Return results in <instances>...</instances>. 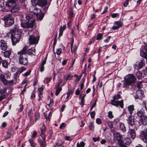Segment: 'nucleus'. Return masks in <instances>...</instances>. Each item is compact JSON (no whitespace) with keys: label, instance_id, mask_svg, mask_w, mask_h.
Returning a JSON list of instances; mask_svg holds the SVG:
<instances>
[{"label":"nucleus","instance_id":"1","mask_svg":"<svg viewBox=\"0 0 147 147\" xmlns=\"http://www.w3.org/2000/svg\"><path fill=\"white\" fill-rule=\"evenodd\" d=\"M27 47H25L20 52H18V54L19 55V62L20 64L25 65L28 63V57L26 54Z\"/></svg>","mask_w":147,"mask_h":147},{"label":"nucleus","instance_id":"2","mask_svg":"<svg viewBox=\"0 0 147 147\" xmlns=\"http://www.w3.org/2000/svg\"><path fill=\"white\" fill-rule=\"evenodd\" d=\"M136 80L135 77L132 74H129L126 76L125 78L123 84V87H126L127 85L134 83Z\"/></svg>","mask_w":147,"mask_h":147},{"label":"nucleus","instance_id":"3","mask_svg":"<svg viewBox=\"0 0 147 147\" xmlns=\"http://www.w3.org/2000/svg\"><path fill=\"white\" fill-rule=\"evenodd\" d=\"M121 96L119 94L115 95L113 97V99L111 101V103L113 105L117 107L119 105L121 108L123 107V100H117L121 98Z\"/></svg>","mask_w":147,"mask_h":147},{"label":"nucleus","instance_id":"4","mask_svg":"<svg viewBox=\"0 0 147 147\" xmlns=\"http://www.w3.org/2000/svg\"><path fill=\"white\" fill-rule=\"evenodd\" d=\"M11 38L12 45H15L18 43L21 39V35L20 32H17L16 33L11 34Z\"/></svg>","mask_w":147,"mask_h":147},{"label":"nucleus","instance_id":"5","mask_svg":"<svg viewBox=\"0 0 147 147\" xmlns=\"http://www.w3.org/2000/svg\"><path fill=\"white\" fill-rule=\"evenodd\" d=\"M3 19L6 25L11 26L14 23V19L11 14L10 13L5 16Z\"/></svg>","mask_w":147,"mask_h":147},{"label":"nucleus","instance_id":"6","mask_svg":"<svg viewBox=\"0 0 147 147\" xmlns=\"http://www.w3.org/2000/svg\"><path fill=\"white\" fill-rule=\"evenodd\" d=\"M39 40V37H35L33 35H30L28 38L29 43L30 45L37 44Z\"/></svg>","mask_w":147,"mask_h":147},{"label":"nucleus","instance_id":"7","mask_svg":"<svg viewBox=\"0 0 147 147\" xmlns=\"http://www.w3.org/2000/svg\"><path fill=\"white\" fill-rule=\"evenodd\" d=\"M140 138L143 142L147 143V128L144 129L141 132Z\"/></svg>","mask_w":147,"mask_h":147},{"label":"nucleus","instance_id":"8","mask_svg":"<svg viewBox=\"0 0 147 147\" xmlns=\"http://www.w3.org/2000/svg\"><path fill=\"white\" fill-rule=\"evenodd\" d=\"M7 48V43L4 40H1L0 41V49L2 51H5Z\"/></svg>","mask_w":147,"mask_h":147},{"label":"nucleus","instance_id":"9","mask_svg":"<svg viewBox=\"0 0 147 147\" xmlns=\"http://www.w3.org/2000/svg\"><path fill=\"white\" fill-rule=\"evenodd\" d=\"M42 137L43 141L41 140L40 139H38V142L41 147H46V144L45 136V135H42Z\"/></svg>","mask_w":147,"mask_h":147},{"label":"nucleus","instance_id":"10","mask_svg":"<svg viewBox=\"0 0 147 147\" xmlns=\"http://www.w3.org/2000/svg\"><path fill=\"white\" fill-rule=\"evenodd\" d=\"M123 25V24L122 22H116L114 23V26L112 27V29L114 30H117L119 28L121 27Z\"/></svg>","mask_w":147,"mask_h":147},{"label":"nucleus","instance_id":"11","mask_svg":"<svg viewBox=\"0 0 147 147\" xmlns=\"http://www.w3.org/2000/svg\"><path fill=\"white\" fill-rule=\"evenodd\" d=\"M144 96V92L142 90H138L137 91L136 95L135 96L136 99H140Z\"/></svg>","mask_w":147,"mask_h":147},{"label":"nucleus","instance_id":"12","mask_svg":"<svg viewBox=\"0 0 147 147\" xmlns=\"http://www.w3.org/2000/svg\"><path fill=\"white\" fill-rule=\"evenodd\" d=\"M128 123L132 126L134 124V117L131 115H130L127 120Z\"/></svg>","mask_w":147,"mask_h":147},{"label":"nucleus","instance_id":"13","mask_svg":"<svg viewBox=\"0 0 147 147\" xmlns=\"http://www.w3.org/2000/svg\"><path fill=\"white\" fill-rule=\"evenodd\" d=\"M145 61L144 59H142L140 60L139 62L138 66L135 65V68L137 69H140L142 68L143 66L145 65Z\"/></svg>","mask_w":147,"mask_h":147},{"label":"nucleus","instance_id":"14","mask_svg":"<svg viewBox=\"0 0 147 147\" xmlns=\"http://www.w3.org/2000/svg\"><path fill=\"white\" fill-rule=\"evenodd\" d=\"M18 28V26L16 25H14L12 27V28L10 30L9 33L11 34H12L13 33H16V32H18V31H16Z\"/></svg>","mask_w":147,"mask_h":147},{"label":"nucleus","instance_id":"15","mask_svg":"<svg viewBox=\"0 0 147 147\" xmlns=\"http://www.w3.org/2000/svg\"><path fill=\"white\" fill-rule=\"evenodd\" d=\"M36 53V50L34 47H32L30 49H29L27 51H26V53L31 55L33 54L34 53V54L33 55H34Z\"/></svg>","mask_w":147,"mask_h":147},{"label":"nucleus","instance_id":"16","mask_svg":"<svg viewBox=\"0 0 147 147\" xmlns=\"http://www.w3.org/2000/svg\"><path fill=\"white\" fill-rule=\"evenodd\" d=\"M15 3L11 0H8L6 3L5 6L6 7L10 8L12 7V6Z\"/></svg>","mask_w":147,"mask_h":147},{"label":"nucleus","instance_id":"17","mask_svg":"<svg viewBox=\"0 0 147 147\" xmlns=\"http://www.w3.org/2000/svg\"><path fill=\"white\" fill-rule=\"evenodd\" d=\"M129 133L132 138L134 139L136 137V133L134 129H130L129 131Z\"/></svg>","mask_w":147,"mask_h":147},{"label":"nucleus","instance_id":"18","mask_svg":"<svg viewBox=\"0 0 147 147\" xmlns=\"http://www.w3.org/2000/svg\"><path fill=\"white\" fill-rule=\"evenodd\" d=\"M47 1L46 0H39L37 1V3L39 6H43L46 4Z\"/></svg>","mask_w":147,"mask_h":147},{"label":"nucleus","instance_id":"19","mask_svg":"<svg viewBox=\"0 0 147 147\" xmlns=\"http://www.w3.org/2000/svg\"><path fill=\"white\" fill-rule=\"evenodd\" d=\"M47 59V57H45L44 60L42 62V63L40 64V71L42 72L44 70V65L46 63V61Z\"/></svg>","mask_w":147,"mask_h":147},{"label":"nucleus","instance_id":"20","mask_svg":"<svg viewBox=\"0 0 147 147\" xmlns=\"http://www.w3.org/2000/svg\"><path fill=\"white\" fill-rule=\"evenodd\" d=\"M35 20H32L31 21H28L27 22L28 28H31L35 24Z\"/></svg>","mask_w":147,"mask_h":147},{"label":"nucleus","instance_id":"21","mask_svg":"<svg viewBox=\"0 0 147 147\" xmlns=\"http://www.w3.org/2000/svg\"><path fill=\"white\" fill-rule=\"evenodd\" d=\"M19 10V8L18 6L16 5L15 4V5L11 7V11L12 13H14L18 11Z\"/></svg>","mask_w":147,"mask_h":147},{"label":"nucleus","instance_id":"22","mask_svg":"<svg viewBox=\"0 0 147 147\" xmlns=\"http://www.w3.org/2000/svg\"><path fill=\"white\" fill-rule=\"evenodd\" d=\"M142 124L144 125L147 124V117L146 116H143L140 118Z\"/></svg>","mask_w":147,"mask_h":147},{"label":"nucleus","instance_id":"23","mask_svg":"<svg viewBox=\"0 0 147 147\" xmlns=\"http://www.w3.org/2000/svg\"><path fill=\"white\" fill-rule=\"evenodd\" d=\"M144 110L143 109L140 110L138 111L137 114V115L141 118L143 116H145L144 115Z\"/></svg>","mask_w":147,"mask_h":147},{"label":"nucleus","instance_id":"24","mask_svg":"<svg viewBox=\"0 0 147 147\" xmlns=\"http://www.w3.org/2000/svg\"><path fill=\"white\" fill-rule=\"evenodd\" d=\"M11 51L10 50L6 51L3 53V56L6 58H9L10 55L11 54Z\"/></svg>","mask_w":147,"mask_h":147},{"label":"nucleus","instance_id":"25","mask_svg":"<svg viewBox=\"0 0 147 147\" xmlns=\"http://www.w3.org/2000/svg\"><path fill=\"white\" fill-rule=\"evenodd\" d=\"M73 43L74 41H73L71 44V51L72 53H74V54H75L77 47L76 46H75L74 47H73Z\"/></svg>","mask_w":147,"mask_h":147},{"label":"nucleus","instance_id":"26","mask_svg":"<svg viewBox=\"0 0 147 147\" xmlns=\"http://www.w3.org/2000/svg\"><path fill=\"white\" fill-rule=\"evenodd\" d=\"M140 56L144 58L146 60V62H147V54L145 51H141L140 53Z\"/></svg>","mask_w":147,"mask_h":147},{"label":"nucleus","instance_id":"27","mask_svg":"<svg viewBox=\"0 0 147 147\" xmlns=\"http://www.w3.org/2000/svg\"><path fill=\"white\" fill-rule=\"evenodd\" d=\"M115 135H116V137L117 140L118 141H119L122 138V136L119 132H117L115 133Z\"/></svg>","mask_w":147,"mask_h":147},{"label":"nucleus","instance_id":"28","mask_svg":"<svg viewBox=\"0 0 147 147\" xmlns=\"http://www.w3.org/2000/svg\"><path fill=\"white\" fill-rule=\"evenodd\" d=\"M119 125L120 128L121 130L123 132H125L126 131V128L124 124L121 122L120 123Z\"/></svg>","mask_w":147,"mask_h":147},{"label":"nucleus","instance_id":"29","mask_svg":"<svg viewBox=\"0 0 147 147\" xmlns=\"http://www.w3.org/2000/svg\"><path fill=\"white\" fill-rule=\"evenodd\" d=\"M0 78L4 85H5V84L6 83L7 81L5 79V76L3 74H1L0 76Z\"/></svg>","mask_w":147,"mask_h":147},{"label":"nucleus","instance_id":"30","mask_svg":"<svg viewBox=\"0 0 147 147\" xmlns=\"http://www.w3.org/2000/svg\"><path fill=\"white\" fill-rule=\"evenodd\" d=\"M46 127L44 124H43L42 127L41 128V133L40 135L42 137V135H45L44 134L46 130Z\"/></svg>","mask_w":147,"mask_h":147},{"label":"nucleus","instance_id":"31","mask_svg":"<svg viewBox=\"0 0 147 147\" xmlns=\"http://www.w3.org/2000/svg\"><path fill=\"white\" fill-rule=\"evenodd\" d=\"M16 83H15V81H14V79L13 80H12L10 81L7 80L6 83L5 84V85H8L10 86Z\"/></svg>","mask_w":147,"mask_h":147},{"label":"nucleus","instance_id":"32","mask_svg":"<svg viewBox=\"0 0 147 147\" xmlns=\"http://www.w3.org/2000/svg\"><path fill=\"white\" fill-rule=\"evenodd\" d=\"M34 7V12L36 15L38 14H39L41 12V10L39 9H37L36 8H35Z\"/></svg>","mask_w":147,"mask_h":147},{"label":"nucleus","instance_id":"33","mask_svg":"<svg viewBox=\"0 0 147 147\" xmlns=\"http://www.w3.org/2000/svg\"><path fill=\"white\" fill-rule=\"evenodd\" d=\"M74 90H69L67 92V96L66 97V99H68L70 95L71 94H72L74 93Z\"/></svg>","mask_w":147,"mask_h":147},{"label":"nucleus","instance_id":"34","mask_svg":"<svg viewBox=\"0 0 147 147\" xmlns=\"http://www.w3.org/2000/svg\"><path fill=\"white\" fill-rule=\"evenodd\" d=\"M3 66L5 68H7L8 67L7 61L5 60H3L2 62Z\"/></svg>","mask_w":147,"mask_h":147},{"label":"nucleus","instance_id":"35","mask_svg":"<svg viewBox=\"0 0 147 147\" xmlns=\"http://www.w3.org/2000/svg\"><path fill=\"white\" fill-rule=\"evenodd\" d=\"M35 121L36 122V121L40 119V115L38 112H36L34 114Z\"/></svg>","mask_w":147,"mask_h":147},{"label":"nucleus","instance_id":"36","mask_svg":"<svg viewBox=\"0 0 147 147\" xmlns=\"http://www.w3.org/2000/svg\"><path fill=\"white\" fill-rule=\"evenodd\" d=\"M128 110L130 114H131L134 110V107L133 105L129 106L128 107Z\"/></svg>","mask_w":147,"mask_h":147},{"label":"nucleus","instance_id":"37","mask_svg":"<svg viewBox=\"0 0 147 147\" xmlns=\"http://www.w3.org/2000/svg\"><path fill=\"white\" fill-rule=\"evenodd\" d=\"M136 75L139 79H141V78L142 77V73L139 71H138L136 72Z\"/></svg>","mask_w":147,"mask_h":147},{"label":"nucleus","instance_id":"38","mask_svg":"<svg viewBox=\"0 0 147 147\" xmlns=\"http://www.w3.org/2000/svg\"><path fill=\"white\" fill-rule=\"evenodd\" d=\"M29 141L32 147H35L36 144L35 143H34V141L30 139L29 140Z\"/></svg>","mask_w":147,"mask_h":147},{"label":"nucleus","instance_id":"39","mask_svg":"<svg viewBox=\"0 0 147 147\" xmlns=\"http://www.w3.org/2000/svg\"><path fill=\"white\" fill-rule=\"evenodd\" d=\"M44 16V15L42 13L39 14L37 15V18L38 19L41 20L43 19Z\"/></svg>","mask_w":147,"mask_h":147},{"label":"nucleus","instance_id":"40","mask_svg":"<svg viewBox=\"0 0 147 147\" xmlns=\"http://www.w3.org/2000/svg\"><path fill=\"white\" fill-rule=\"evenodd\" d=\"M62 90V88H57L56 90V92L55 93V95L56 96L58 95L60 92Z\"/></svg>","mask_w":147,"mask_h":147},{"label":"nucleus","instance_id":"41","mask_svg":"<svg viewBox=\"0 0 147 147\" xmlns=\"http://www.w3.org/2000/svg\"><path fill=\"white\" fill-rule=\"evenodd\" d=\"M102 34L101 33H98V34L97 36V40H100L102 38Z\"/></svg>","mask_w":147,"mask_h":147},{"label":"nucleus","instance_id":"42","mask_svg":"<svg viewBox=\"0 0 147 147\" xmlns=\"http://www.w3.org/2000/svg\"><path fill=\"white\" fill-rule=\"evenodd\" d=\"M142 81H140L137 83V88L138 89H140L142 88Z\"/></svg>","mask_w":147,"mask_h":147},{"label":"nucleus","instance_id":"43","mask_svg":"<svg viewBox=\"0 0 147 147\" xmlns=\"http://www.w3.org/2000/svg\"><path fill=\"white\" fill-rule=\"evenodd\" d=\"M21 26L22 27L24 28H28L27 22L21 23Z\"/></svg>","mask_w":147,"mask_h":147},{"label":"nucleus","instance_id":"44","mask_svg":"<svg viewBox=\"0 0 147 147\" xmlns=\"http://www.w3.org/2000/svg\"><path fill=\"white\" fill-rule=\"evenodd\" d=\"M77 145V147H84V142H82L80 144L78 143Z\"/></svg>","mask_w":147,"mask_h":147},{"label":"nucleus","instance_id":"45","mask_svg":"<svg viewBox=\"0 0 147 147\" xmlns=\"http://www.w3.org/2000/svg\"><path fill=\"white\" fill-rule=\"evenodd\" d=\"M73 77V76L71 74H68L67 76L65 78L66 81L67 80H71Z\"/></svg>","mask_w":147,"mask_h":147},{"label":"nucleus","instance_id":"46","mask_svg":"<svg viewBox=\"0 0 147 147\" xmlns=\"http://www.w3.org/2000/svg\"><path fill=\"white\" fill-rule=\"evenodd\" d=\"M125 140L126 141V144H129L131 142V141L129 138H126L125 139Z\"/></svg>","mask_w":147,"mask_h":147},{"label":"nucleus","instance_id":"47","mask_svg":"<svg viewBox=\"0 0 147 147\" xmlns=\"http://www.w3.org/2000/svg\"><path fill=\"white\" fill-rule=\"evenodd\" d=\"M51 80V78H47L44 80V83H45V82H46L47 83H48L50 82V81Z\"/></svg>","mask_w":147,"mask_h":147},{"label":"nucleus","instance_id":"48","mask_svg":"<svg viewBox=\"0 0 147 147\" xmlns=\"http://www.w3.org/2000/svg\"><path fill=\"white\" fill-rule=\"evenodd\" d=\"M31 71L30 70H29L28 71L22 74V76L25 77H26L30 74Z\"/></svg>","mask_w":147,"mask_h":147},{"label":"nucleus","instance_id":"49","mask_svg":"<svg viewBox=\"0 0 147 147\" xmlns=\"http://www.w3.org/2000/svg\"><path fill=\"white\" fill-rule=\"evenodd\" d=\"M43 88L42 87H40L38 89V91L39 92V94H38L39 96L42 94V92L43 91Z\"/></svg>","mask_w":147,"mask_h":147},{"label":"nucleus","instance_id":"50","mask_svg":"<svg viewBox=\"0 0 147 147\" xmlns=\"http://www.w3.org/2000/svg\"><path fill=\"white\" fill-rule=\"evenodd\" d=\"M94 126L92 123H90L89 125V129L91 130H93Z\"/></svg>","mask_w":147,"mask_h":147},{"label":"nucleus","instance_id":"51","mask_svg":"<svg viewBox=\"0 0 147 147\" xmlns=\"http://www.w3.org/2000/svg\"><path fill=\"white\" fill-rule=\"evenodd\" d=\"M18 72H19V71H17L14 74V81H15V83H16L17 82V75L18 74Z\"/></svg>","mask_w":147,"mask_h":147},{"label":"nucleus","instance_id":"52","mask_svg":"<svg viewBox=\"0 0 147 147\" xmlns=\"http://www.w3.org/2000/svg\"><path fill=\"white\" fill-rule=\"evenodd\" d=\"M62 51V49H57L56 53L58 55H60Z\"/></svg>","mask_w":147,"mask_h":147},{"label":"nucleus","instance_id":"53","mask_svg":"<svg viewBox=\"0 0 147 147\" xmlns=\"http://www.w3.org/2000/svg\"><path fill=\"white\" fill-rule=\"evenodd\" d=\"M108 117L110 119H112L113 117V116L112 114V112L111 111H110L108 113Z\"/></svg>","mask_w":147,"mask_h":147},{"label":"nucleus","instance_id":"54","mask_svg":"<svg viewBox=\"0 0 147 147\" xmlns=\"http://www.w3.org/2000/svg\"><path fill=\"white\" fill-rule=\"evenodd\" d=\"M26 69L25 67H21L18 70V71H19L20 73H21L24 70H26Z\"/></svg>","mask_w":147,"mask_h":147},{"label":"nucleus","instance_id":"55","mask_svg":"<svg viewBox=\"0 0 147 147\" xmlns=\"http://www.w3.org/2000/svg\"><path fill=\"white\" fill-rule=\"evenodd\" d=\"M32 18V16L30 14L27 15L26 16V18L27 20H29Z\"/></svg>","mask_w":147,"mask_h":147},{"label":"nucleus","instance_id":"56","mask_svg":"<svg viewBox=\"0 0 147 147\" xmlns=\"http://www.w3.org/2000/svg\"><path fill=\"white\" fill-rule=\"evenodd\" d=\"M95 115V112L94 111H93L90 113V115L92 118H94V116Z\"/></svg>","mask_w":147,"mask_h":147},{"label":"nucleus","instance_id":"57","mask_svg":"<svg viewBox=\"0 0 147 147\" xmlns=\"http://www.w3.org/2000/svg\"><path fill=\"white\" fill-rule=\"evenodd\" d=\"M5 8V6L3 5H2V4L0 5V9H0V11H3L4 9Z\"/></svg>","mask_w":147,"mask_h":147},{"label":"nucleus","instance_id":"58","mask_svg":"<svg viewBox=\"0 0 147 147\" xmlns=\"http://www.w3.org/2000/svg\"><path fill=\"white\" fill-rule=\"evenodd\" d=\"M119 16V14L118 13H113L111 15V17L113 18H116Z\"/></svg>","mask_w":147,"mask_h":147},{"label":"nucleus","instance_id":"59","mask_svg":"<svg viewBox=\"0 0 147 147\" xmlns=\"http://www.w3.org/2000/svg\"><path fill=\"white\" fill-rule=\"evenodd\" d=\"M65 127V125L64 123H62L60 126V129H62L63 128H64Z\"/></svg>","mask_w":147,"mask_h":147},{"label":"nucleus","instance_id":"60","mask_svg":"<svg viewBox=\"0 0 147 147\" xmlns=\"http://www.w3.org/2000/svg\"><path fill=\"white\" fill-rule=\"evenodd\" d=\"M65 138L66 140H67L71 141L72 140V139L70 137L68 136H65Z\"/></svg>","mask_w":147,"mask_h":147},{"label":"nucleus","instance_id":"61","mask_svg":"<svg viewBox=\"0 0 147 147\" xmlns=\"http://www.w3.org/2000/svg\"><path fill=\"white\" fill-rule=\"evenodd\" d=\"M96 122L98 124H100L101 123V121L100 119L97 118L96 120Z\"/></svg>","mask_w":147,"mask_h":147},{"label":"nucleus","instance_id":"62","mask_svg":"<svg viewBox=\"0 0 147 147\" xmlns=\"http://www.w3.org/2000/svg\"><path fill=\"white\" fill-rule=\"evenodd\" d=\"M81 90H79V88L76 91L75 94L76 95H79L80 94Z\"/></svg>","mask_w":147,"mask_h":147},{"label":"nucleus","instance_id":"63","mask_svg":"<svg viewBox=\"0 0 147 147\" xmlns=\"http://www.w3.org/2000/svg\"><path fill=\"white\" fill-rule=\"evenodd\" d=\"M108 125L109 126V127H110V128H112L113 127V124L111 122H109L108 123Z\"/></svg>","mask_w":147,"mask_h":147},{"label":"nucleus","instance_id":"64","mask_svg":"<svg viewBox=\"0 0 147 147\" xmlns=\"http://www.w3.org/2000/svg\"><path fill=\"white\" fill-rule=\"evenodd\" d=\"M142 105L144 107L145 109L147 111V107L146 106V103L144 101L142 103Z\"/></svg>","mask_w":147,"mask_h":147}]
</instances>
